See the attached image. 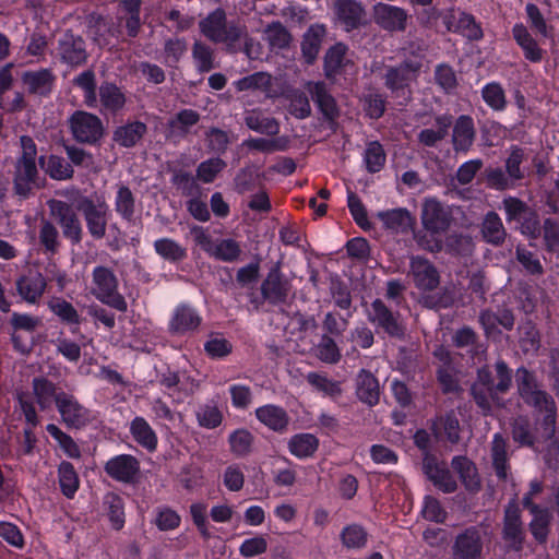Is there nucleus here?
I'll list each match as a JSON object with an SVG mask.
<instances>
[{
  "label": "nucleus",
  "mask_w": 559,
  "mask_h": 559,
  "mask_svg": "<svg viewBox=\"0 0 559 559\" xmlns=\"http://www.w3.org/2000/svg\"><path fill=\"white\" fill-rule=\"evenodd\" d=\"M314 356L322 362L328 365H336L341 358V349L334 338L328 334H323L317 345L313 347Z\"/></svg>",
  "instance_id": "c03bdc74"
},
{
  "label": "nucleus",
  "mask_w": 559,
  "mask_h": 559,
  "mask_svg": "<svg viewBox=\"0 0 559 559\" xmlns=\"http://www.w3.org/2000/svg\"><path fill=\"white\" fill-rule=\"evenodd\" d=\"M69 127L73 138L80 143H96L104 134L102 120L96 115L83 110L72 114Z\"/></svg>",
  "instance_id": "6e6552de"
},
{
  "label": "nucleus",
  "mask_w": 559,
  "mask_h": 559,
  "mask_svg": "<svg viewBox=\"0 0 559 559\" xmlns=\"http://www.w3.org/2000/svg\"><path fill=\"white\" fill-rule=\"evenodd\" d=\"M520 233L530 238L537 239L540 235V219L536 211L528 207L516 222Z\"/></svg>",
  "instance_id": "0e129e2a"
},
{
  "label": "nucleus",
  "mask_w": 559,
  "mask_h": 559,
  "mask_svg": "<svg viewBox=\"0 0 559 559\" xmlns=\"http://www.w3.org/2000/svg\"><path fill=\"white\" fill-rule=\"evenodd\" d=\"M56 407L67 427L81 428L90 421L88 409L72 394L59 392L56 395Z\"/></svg>",
  "instance_id": "1a4fd4ad"
},
{
  "label": "nucleus",
  "mask_w": 559,
  "mask_h": 559,
  "mask_svg": "<svg viewBox=\"0 0 559 559\" xmlns=\"http://www.w3.org/2000/svg\"><path fill=\"white\" fill-rule=\"evenodd\" d=\"M334 14L337 22L349 32L366 23V10L357 0H334Z\"/></svg>",
  "instance_id": "dca6fc26"
},
{
  "label": "nucleus",
  "mask_w": 559,
  "mask_h": 559,
  "mask_svg": "<svg viewBox=\"0 0 559 559\" xmlns=\"http://www.w3.org/2000/svg\"><path fill=\"white\" fill-rule=\"evenodd\" d=\"M265 40L272 49H285L292 41V35L281 22H272L264 31Z\"/></svg>",
  "instance_id": "de8ad7c7"
},
{
  "label": "nucleus",
  "mask_w": 559,
  "mask_h": 559,
  "mask_svg": "<svg viewBox=\"0 0 559 559\" xmlns=\"http://www.w3.org/2000/svg\"><path fill=\"white\" fill-rule=\"evenodd\" d=\"M104 469L110 478L132 484L140 475V461L131 454H119L108 460Z\"/></svg>",
  "instance_id": "f8f14e48"
},
{
  "label": "nucleus",
  "mask_w": 559,
  "mask_h": 559,
  "mask_svg": "<svg viewBox=\"0 0 559 559\" xmlns=\"http://www.w3.org/2000/svg\"><path fill=\"white\" fill-rule=\"evenodd\" d=\"M374 22L385 31H404L406 27L407 13L404 9L379 2L373 5Z\"/></svg>",
  "instance_id": "a211bd4d"
},
{
  "label": "nucleus",
  "mask_w": 559,
  "mask_h": 559,
  "mask_svg": "<svg viewBox=\"0 0 559 559\" xmlns=\"http://www.w3.org/2000/svg\"><path fill=\"white\" fill-rule=\"evenodd\" d=\"M380 385L378 379L368 370L361 369L356 377V394L358 399L373 406L380 400Z\"/></svg>",
  "instance_id": "cd10ccee"
},
{
  "label": "nucleus",
  "mask_w": 559,
  "mask_h": 559,
  "mask_svg": "<svg viewBox=\"0 0 559 559\" xmlns=\"http://www.w3.org/2000/svg\"><path fill=\"white\" fill-rule=\"evenodd\" d=\"M369 322L382 329L392 337H403L405 328L400 319V314L391 311L381 299L371 302L367 312Z\"/></svg>",
  "instance_id": "9d476101"
},
{
  "label": "nucleus",
  "mask_w": 559,
  "mask_h": 559,
  "mask_svg": "<svg viewBox=\"0 0 559 559\" xmlns=\"http://www.w3.org/2000/svg\"><path fill=\"white\" fill-rule=\"evenodd\" d=\"M319 447V439L312 433H297L288 440V450L298 459L312 456Z\"/></svg>",
  "instance_id": "4c0bfd02"
},
{
  "label": "nucleus",
  "mask_w": 559,
  "mask_h": 559,
  "mask_svg": "<svg viewBox=\"0 0 559 559\" xmlns=\"http://www.w3.org/2000/svg\"><path fill=\"white\" fill-rule=\"evenodd\" d=\"M104 504L108 511V516L112 524V527L116 530H120L124 524V511L122 499L118 495L109 492L104 498Z\"/></svg>",
  "instance_id": "338daca9"
},
{
  "label": "nucleus",
  "mask_w": 559,
  "mask_h": 559,
  "mask_svg": "<svg viewBox=\"0 0 559 559\" xmlns=\"http://www.w3.org/2000/svg\"><path fill=\"white\" fill-rule=\"evenodd\" d=\"M118 278L114 270L97 265L92 271L91 294L102 304L126 312L128 309L124 297L118 292Z\"/></svg>",
  "instance_id": "7ed1b4c3"
},
{
  "label": "nucleus",
  "mask_w": 559,
  "mask_h": 559,
  "mask_svg": "<svg viewBox=\"0 0 559 559\" xmlns=\"http://www.w3.org/2000/svg\"><path fill=\"white\" fill-rule=\"evenodd\" d=\"M130 433L133 440L148 452L156 450L157 436L145 418L135 417L130 424Z\"/></svg>",
  "instance_id": "72a5a7b5"
},
{
  "label": "nucleus",
  "mask_w": 559,
  "mask_h": 559,
  "mask_svg": "<svg viewBox=\"0 0 559 559\" xmlns=\"http://www.w3.org/2000/svg\"><path fill=\"white\" fill-rule=\"evenodd\" d=\"M443 249L454 255H471L474 251V242L471 236L451 234L445 238Z\"/></svg>",
  "instance_id": "5fc2aeb1"
},
{
  "label": "nucleus",
  "mask_w": 559,
  "mask_h": 559,
  "mask_svg": "<svg viewBox=\"0 0 559 559\" xmlns=\"http://www.w3.org/2000/svg\"><path fill=\"white\" fill-rule=\"evenodd\" d=\"M423 63L420 60H405L397 66L389 67L384 74V85L392 96L402 98L404 104L411 99V86L419 76Z\"/></svg>",
  "instance_id": "20e7f679"
},
{
  "label": "nucleus",
  "mask_w": 559,
  "mask_h": 559,
  "mask_svg": "<svg viewBox=\"0 0 559 559\" xmlns=\"http://www.w3.org/2000/svg\"><path fill=\"white\" fill-rule=\"evenodd\" d=\"M260 289L263 300L269 304L278 305L286 301L292 285L290 282L283 276L280 263L272 266L266 277L262 281Z\"/></svg>",
  "instance_id": "9b49d317"
},
{
  "label": "nucleus",
  "mask_w": 559,
  "mask_h": 559,
  "mask_svg": "<svg viewBox=\"0 0 559 559\" xmlns=\"http://www.w3.org/2000/svg\"><path fill=\"white\" fill-rule=\"evenodd\" d=\"M306 90L311 95L312 100L317 104L324 118L333 120L338 116L336 102L329 92L325 83L308 82Z\"/></svg>",
  "instance_id": "b1692460"
},
{
  "label": "nucleus",
  "mask_w": 559,
  "mask_h": 559,
  "mask_svg": "<svg viewBox=\"0 0 559 559\" xmlns=\"http://www.w3.org/2000/svg\"><path fill=\"white\" fill-rule=\"evenodd\" d=\"M481 551V537L476 528H468L460 534L453 546V556L455 559H479Z\"/></svg>",
  "instance_id": "aec40b11"
},
{
  "label": "nucleus",
  "mask_w": 559,
  "mask_h": 559,
  "mask_svg": "<svg viewBox=\"0 0 559 559\" xmlns=\"http://www.w3.org/2000/svg\"><path fill=\"white\" fill-rule=\"evenodd\" d=\"M78 210L82 213L92 238L96 240L103 239L108 224V204L104 200L94 202L88 197H82L78 203Z\"/></svg>",
  "instance_id": "39448f33"
},
{
  "label": "nucleus",
  "mask_w": 559,
  "mask_h": 559,
  "mask_svg": "<svg viewBox=\"0 0 559 559\" xmlns=\"http://www.w3.org/2000/svg\"><path fill=\"white\" fill-rule=\"evenodd\" d=\"M21 79L29 94L46 96L51 92L56 78L50 70L41 69L26 71Z\"/></svg>",
  "instance_id": "bb28decb"
},
{
  "label": "nucleus",
  "mask_w": 559,
  "mask_h": 559,
  "mask_svg": "<svg viewBox=\"0 0 559 559\" xmlns=\"http://www.w3.org/2000/svg\"><path fill=\"white\" fill-rule=\"evenodd\" d=\"M99 103L102 112L116 114L126 105V96L122 91L114 83H103L99 86Z\"/></svg>",
  "instance_id": "2f4dec72"
},
{
  "label": "nucleus",
  "mask_w": 559,
  "mask_h": 559,
  "mask_svg": "<svg viewBox=\"0 0 559 559\" xmlns=\"http://www.w3.org/2000/svg\"><path fill=\"white\" fill-rule=\"evenodd\" d=\"M238 92L243 91H269L272 82L271 75L265 72H255L251 75L245 76L234 83Z\"/></svg>",
  "instance_id": "6e6d98bb"
},
{
  "label": "nucleus",
  "mask_w": 559,
  "mask_h": 559,
  "mask_svg": "<svg viewBox=\"0 0 559 559\" xmlns=\"http://www.w3.org/2000/svg\"><path fill=\"white\" fill-rule=\"evenodd\" d=\"M191 55L199 72H210L215 68L214 50L207 44L195 40L192 45Z\"/></svg>",
  "instance_id": "49530a36"
},
{
  "label": "nucleus",
  "mask_w": 559,
  "mask_h": 559,
  "mask_svg": "<svg viewBox=\"0 0 559 559\" xmlns=\"http://www.w3.org/2000/svg\"><path fill=\"white\" fill-rule=\"evenodd\" d=\"M254 414L262 425L274 432L284 433L288 429L290 417L282 406L265 404L258 407Z\"/></svg>",
  "instance_id": "412c9836"
},
{
  "label": "nucleus",
  "mask_w": 559,
  "mask_h": 559,
  "mask_svg": "<svg viewBox=\"0 0 559 559\" xmlns=\"http://www.w3.org/2000/svg\"><path fill=\"white\" fill-rule=\"evenodd\" d=\"M58 50L61 59L70 66L78 67L86 62L87 53L84 40L71 33H66L62 36Z\"/></svg>",
  "instance_id": "4be33fe9"
},
{
  "label": "nucleus",
  "mask_w": 559,
  "mask_h": 559,
  "mask_svg": "<svg viewBox=\"0 0 559 559\" xmlns=\"http://www.w3.org/2000/svg\"><path fill=\"white\" fill-rule=\"evenodd\" d=\"M452 467L459 474L465 488L476 491L480 488V479L475 465L465 456H455L452 460Z\"/></svg>",
  "instance_id": "e433bc0d"
},
{
  "label": "nucleus",
  "mask_w": 559,
  "mask_h": 559,
  "mask_svg": "<svg viewBox=\"0 0 559 559\" xmlns=\"http://www.w3.org/2000/svg\"><path fill=\"white\" fill-rule=\"evenodd\" d=\"M421 225L429 234H443L452 225L451 207L437 199H425L420 214Z\"/></svg>",
  "instance_id": "0eeeda50"
},
{
  "label": "nucleus",
  "mask_w": 559,
  "mask_h": 559,
  "mask_svg": "<svg viewBox=\"0 0 559 559\" xmlns=\"http://www.w3.org/2000/svg\"><path fill=\"white\" fill-rule=\"evenodd\" d=\"M502 538L509 547L515 550L522 548L524 526L521 520V510L515 500L510 501L506 507Z\"/></svg>",
  "instance_id": "ddd939ff"
},
{
  "label": "nucleus",
  "mask_w": 559,
  "mask_h": 559,
  "mask_svg": "<svg viewBox=\"0 0 559 559\" xmlns=\"http://www.w3.org/2000/svg\"><path fill=\"white\" fill-rule=\"evenodd\" d=\"M195 416L199 426L206 429H214L223 421V413L213 402L200 405L195 412Z\"/></svg>",
  "instance_id": "8fccbe9b"
},
{
  "label": "nucleus",
  "mask_w": 559,
  "mask_h": 559,
  "mask_svg": "<svg viewBox=\"0 0 559 559\" xmlns=\"http://www.w3.org/2000/svg\"><path fill=\"white\" fill-rule=\"evenodd\" d=\"M245 123L249 129L267 135H275L280 131L278 122L274 118L264 116L260 110L247 111Z\"/></svg>",
  "instance_id": "a19ab883"
},
{
  "label": "nucleus",
  "mask_w": 559,
  "mask_h": 559,
  "mask_svg": "<svg viewBox=\"0 0 559 559\" xmlns=\"http://www.w3.org/2000/svg\"><path fill=\"white\" fill-rule=\"evenodd\" d=\"M33 394L40 409H46L51 405L52 399L56 401L57 388L53 382L45 377H36L32 381Z\"/></svg>",
  "instance_id": "37998d69"
},
{
  "label": "nucleus",
  "mask_w": 559,
  "mask_h": 559,
  "mask_svg": "<svg viewBox=\"0 0 559 559\" xmlns=\"http://www.w3.org/2000/svg\"><path fill=\"white\" fill-rule=\"evenodd\" d=\"M518 391L524 402L536 412V423L540 436L550 440L556 433L557 406L554 397L539 389L535 377L525 368L516 371Z\"/></svg>",
  "instance_id": "f257e3e1"
},
{
  "label": "nucleus",
  "mask_w": 559,
  "mask_h": 559,
  "mask_svg": "<svg viewBox=\"0 0 559 559\" xmlns=\"http://www.w3.org/2000/svg\"><path fill=\"white\" fill-rule=\"evenodd\" d=\"M512 438L521 445L531 447L535 442L534 433L531 429V423L525 416H518L511 423Z\"/></svg>",
  "instance_id": "e2e57ef3"
},
{
  "label": "nucleus",
  "mask_w": 559,
  "mask_h": 559,
  "mask_svg": "<svg viewBox=\"0 0 559 559\" xmlns=\"http://www.w3.org/2000/svg\"><path fill=\"white\" fill-rule=\"evenodd\" d=\"M48 307L61 321L68 324L80 323V316L76 309L69 301L62 298H52L48 302Z\"/></svg>",
  "instance_id": "69168bd1"
},
{
  "label": "nucleus",
  "mask_w": 559,
  "mask_h": 559,
  "mask_svg": "<svg viewBox=\"0 0 559 559\" xmlns=\"http://www.w3.org/2000/svg\"><path fill=\"white\" fill-rule=\"evenodd\" d=\"M306 380L314 390L331 399H337L343 393L342 383L330 379L326 374L309 372L306 376Z\"/></svg>",
  "instance_id": "79ce46f5"
},
{
  "label": "nucleus",
  "mask_w": 559,
  "mask_h": 559,
  "mask_svg": "<svg viewBox=\"0 0 559 559\" xmlns=\"http://www.w3.org/2000/svg\"><path fill=\"white\" fill-rule=\"evenodd\" d=\"M36 163H16L14 190L19 195L27 197L36 185Z\"/></svg>",
  "instance_id": "f704fd0d"
},
{
  "label": "nucleus",
  "mask_w": 559,
  "mask_h": 559,
  "mask_svg": "<svg viewBox=\"0 0 559 559\" xmlns=\"http://www.w3.org/2000/svg\"><path fill=\"white\" fill-rule=\"evenodd\" d=\"M491 459L496 475L506 480L508 477V453L506 439L500 433H496L491 442Z\"/></svg>",
  "instance_id": "ea45409f"
},
{
  "label": "nucleus",
  "mask_w": 559,
  "mask_h": 559,
  "mask_svg": "<svg viewBox=\"0 0 559 559\" xmlns=\"http://www.w3.org/2000/svg\"><path fill=\"white\" fill-rule=\"evenodd\" d=\"M147 127L144 122L132 121L118 127L112 134V140L122 147L135 146L144 136Z\"/></svg>",
  "instance_id": "7c9ffc66"
},
{
  "label": "nucleus",
  "mask_w": 559,
  "mask_h": 559,
  "mask_svg": "<svg viewBox=\"0 0 559 559\" xmlns=\"http://www.w3.org/2000/svg\"><path fill=\"white\" fill-rule=\"evenodd\" d=\"M377 217L382 222L384 228L397 234L412 230L416 224V218L404 207L381 211Z\"/></svg>",
  "instance_id": "393cba45"
},
{
  "label": "nucleus",
  "mask_w": 559,
  "mask_h": 559,
  "mask_svg": "<svg viewBox=\"0 0 559 559\" xmlns=\"http://www.w3.org/2000/svg\"><path fill=\"white\" fill-rule=\"evenodd\" d=\"M424 471L427 477L444 492H453L456 489V481L452 477L445 463L438 462L432 456H426L424 460Z\"/></svg>",
  "instance_id": "5701e85b"
},
{
  "label": "nucleus",
  "mask_w": 559,
  "mask_h": 559,
  "mask_svg": "<svg viewBox=\"0 0 559 559\" xmlns=\"http://www.w3.org/2000/svg\"><path fill=\"white\" fill-rule=\"evenodd\" d=\"M40 162L44 163L43 157H40ZM43 167L55 180H68L74 174L72 166L64 158L56 155H50L46 164H43Z\"/></svg>",
  "instance_id": "603ef678"
},
{
  "label": "nucleus",
  "mask_w": 559,
  "mask_h": 559,
  "mask_svg": "<svg viewBox=\"0 0 559 559\" xmlns=\"http://www.w3.org/2000/svg\"><path fill=\"white\" fill-rule=\"evenodd\" d=\"M438 130L424 129L419 132V142L426 146H433L437 142L444 139L448 134L449 128L452 124L451 118L443 116L436 119Z\"/></svg>",
  "instance_id": "13d9d810"
},
{
  "label": "nucleus",
  "mask_w": 559,
  "mask_h": 559,
  "mask_svg": "<svg viewBox=\"0 0 559 559\" xmlns=\"http://www.w3.org/2000/svg\"><path fill=\"white\" fill-rule=\"evenodd\" d=\"M48 206L51 216L60 226L62 235L73 245H79L83 238V229L79 216L70 204L60 200H49Z\"/></svg>",
  "instance_id": "423d86ee"
},
{
  "label": "nucleus",
  "mask_w": 559,
  "mask_h": 559,
  "mask_svg": "<svg viewBox=\"0 0 559 559\" xmlns=\"http://www.w3.org/2000/svg\"><path fill=\"white\" fill-rule=\"evenodd\" d=\"M154 249L162 258L169 261H180L187 257L186 249L170 238L157 239L154 242Z\"/></svg>",
  "instance_id": "680f3d73"
},
{
  "label": "nucleus",
  "mask_w": 559,
  "mask_h": 559,
  "mask_svg": "<svg viewBox=\"0 0 559 559\" xmlns=\"http://www.w3.org/2000/svg\"><path fill=\"white\" fill-rule=\"evenodd\" d=\"M512 34L516 44L522 48L524 57L528 61H542L544 51L539 48L537 41L532 37L523 24H515L512 28Z\"/></svg>",
  "instance_id": "473e14b6"
},
{
  "label": "nucleus",
  "mask_w": 559,
  "mask_h": 559,
  "mask_svg": "<svg viewBox=\"0 0 559 559\" xmlns=\"http://www.w3.org/2000/svg\"><path fill=\"white\" fill-rule=\"evenodd\" d=\"M201 34L214 44H224L235 51L241 38L246 35V25L229 22L224 9L217 8L199 22Z\"/></svg>",
  "instance_id": "f03ea898"
},
{
  "label": "nucleus",
  "mask_w": 559,
  "mask_h": 559,
  "mask_svg": "<svg viewBox=\"0 0 559 559\" xmlns=\"http://www.w3.org/2000/svg\"><path fill=\"white\" fill-rule=\"evenodd\" d=\"M481 97L492 110L501 111L507 106L506 92L500 83L486 84L481 90Z\"/></svg>",
  "instance_id": "4d7b16f0"
},
{
  "label": "nucleus",
  "mask_w": 559,
  "mask_h": 559,
  "mask_svg": "<svg viewBox=\"0 0 559 559\" xmlns=\"http://www.w3.org/2000/svg\"><path fill=\"white\" fill-rule=\"evenodd\" d=\"M201 317L188 306H179L169 321V332L173 335L185 336L193 333L201 324Z\"/></svg>",
  "instance_id": "6ab92c4d"
},
{
  "label": "nucleus",
  "mask_w": 559,
  "mask_h": 559,
  "mask_svg": "<svg viewBox=\"0 0 559 559\" xmlns=\"http://www.w3.org/2000/svg\"><path fill=\"white\" fill-rule=\"evenodd\" d=\"M59 475V485L62 493L67 498H72L76 490L79 489V476L73 467V465L69 462H62L58 468Z\"/></svg>",
  "instance_id": "09e8293b"
},
{
  "label": "nucleus",
  "mask_w": 559,
  "mask_h": 559,
  "mask_svg": "<svg viewBox=\"0 0 559 559\" xmlns=\"http://www.w3.org/2000/svg\"><path fill=\"white\" fill-rule=\"evenodd\" d=\"M200 120V114L192 109H182L167 122V139L178 140L187 136L190 129Z\"/></svg>",
  "instance_id": "a878e982"
},
{
  "label": "nucleus",
  "mask_w": 559,
  "mask_h": 559,
  "mask_svg": "<svg viewBox=\"0 0 559 559\" xmlns=\"http://www.w3.org/2000/svg\"><path fill=\"white\" fill-rule=\"evenodd\" d=\"M480 233L484 240L492 246H500L507 238V229L500 216L493 212H488L480 225Z\"/></svg>",
  "instance_id": "c756f323"
},
{
  "label": "nucleus",
  "mask_w": 559,
  "mask_h": 559,
  "mask_svg": "<svg viewBox=\"0 0 559 559\" xmlns=\"http://www.w3.org/2000/svg\"><path fill=\"white\" fill-rule=\"evenodd\" d=\"M409 274L415 286L421 290H433L440 283V275L436 266L426 258L416 255L409 261Z\"/></svg>",
  "instance_id": "f3484780"
},
{
  "label": "nucleus",
  "mask_w": 559,
  "mask_h": 559,
  "mask_svg": "<svg viewBox=\"0 0 559 559\" xmlns=\"http://www.w3.org/2000/svg\"><path fill=\"white\" fill-rule=\"evenodd\" d=\"M475 135L476 131L473 119L469 116H460L453 126L452 143L454 151H469L474 143Z\"/></svg>",
  "instance_id": "c85d7f7f"
},
{
  "label": "nucleus",
  "mask_w": 559,
  "mask_h": 559,
  "mask_svg": "<svg viewBox=\"0 0 559 559\" xmlns=\"http://www.w3.org/2000/svg\"><path fill=\"white\" fill-rule=\"evenodd\" d=\"M46 430L58 442L59 447L69 457L79 459L81 456V451L76 442L57 425L49 424L47 425Z\"/></svg>",
  "instance_id": "bf43d9fd"
},
{
  "label": "nucleus",
  "mask_w": 559,
  "mask_h": 559,
  "mask_svg": "<svg viewBox=\"0 0 559 559\" xmlns=\"http://www.w3.org/2000/svg\"><path fill=\"white\" fill-rule=\"evenodd\" d=\"M433 429L437 436L443 432L451 443H456L460 440V423L453 412L439 417L433 423Z\"/></svg>",
  "instance_id": "3c124183"
},
{
  "label": "nucleus",
  "mask_w": 559,
  "mask_h": 559,
  "mask_svg": "<svg viewBox=\"0 0 559 559\" xmlns=\"http://www.w3.org/2000/svg\"><path fill=\"white\" fill-rule=\"evenodd\" d=\"M47 287V280L38 271L28 270L15 281V288L21 299L29 305L39 302Z\"/></svg>",
  "instance_id": "4468645a"
},
{
  "label": "nucleus",
  "mask_w": 559,
  "mask_h": 559,
  "mask_svg": "<svg viewBox=\"0 0 559 559\" xmlns=\"http://www.w3.org/2000/svg\"><path fill=\"white\" fill-rule=\"evenodd\" d=\"M443 23L449 32L459 33L469 40H479L484 36L475 17L463 11L450 10L443 16Z\"/></svg>",
  "instance_id": "2eb2a0df"
},
{
  "label": "nucleus",
  "mask_w": 559,
  "mask_h": 559,
  "mask_svg": "<svg viewBox=\"0 0 559 559\" xmlns=\"http://www.w3.org/2000/svg\"><path fill=\"white\" fill-rule=\"evenodd\" d=\"M340 537L346 549H360L366 546L368 534L362 526L350 524L342 530Z\"/></svg>",
  "instance_id": "864d4df0"
},
{
  "label": "nucleus",
  "mask_w": 559,
  "mask_h": 559,
  "mask_svg": "<svg viewBox=\"0 0 559 559\" xmlns=\"http://www.w3.org/2000/svg\"><path fill=\"white\" fill-rule=\"evenodd\" d=\"M324 35L325 27L319 24L311 25L305 33L301 51L308 63H312L317 58Z\"/></svg>",
  "instance_id": "58836bf2"
},
{
  "label": "nucleus",
  "mask_w": 559,
  "mask_h": 559,
  "mask_svg": "<svg viewBox=\"0 0 559 559\" xmlns=\"http://www.w3.org/2000/svg\"><path fill=\"white\" fill-rule=\"evenodd\" d=\"M73 84L84 93V103L90 108L97 106L96 76L93 70H85L73 79Z\"/></svg>",
  "instance_id": "a18cd8bd"
},
{
  "label": "nucleus",
  "mask_w": 559,
  "mask_h": 559,
  "mask_svg": "<svg viewBox=\"0 0 559 559\" xmlns=\"http://www.w3.org/2000/svg\"><path fill=\"white\" fill-rule=\"evenodd\" d=\"M252 433L247 429H237L233 433H230L228 441L230 444V451L236 456H245L250 453L252 442H253Z\"/></svg>",
  "instance_id": "774afa93"
},
{
  "label": "nucleus",
  "mask_w": 559,
  "mask_h": 559,
  "mask_svg": "<svg viewBox=\"0 0 559 559\" xmlns=\"http://www.w3.org/2000/svg\"><path fill=\"white\" fill-rule=\"evenodd\" d=\"M346 47L343 44H336L331 47L324 57V73L326 78L335 76L344 64Z\"/></svg>",
  "instance_id": "052dcab7"
},
{
  "label": "nucleus",
  "mask_w": 559,
  "mask_h": 559,
  "mask_svg": "<svg viewBox=\"0 0 559 559\" xmlns=\"http://www.w3.org/2000/svg\"><path fill=\"white\" fill-rule=\"evenodd\" d=\"M38 242L44 254L53 257L61 248V238L57 227L48 219H43L38 229Z\"/></svg>",
  "instance_id": "c9c22d12"
}]
</instances>
